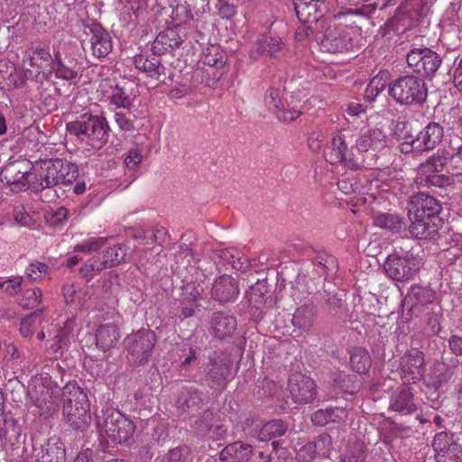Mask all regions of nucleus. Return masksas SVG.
I'll list each match as a JSON object with an SVG mask.
<instances>
[{"label": "nucleus", "instance_id": "35", "mask_svg": "<svg viewBox=\"0 0 462 462\" xmlns=\"http://www.w3.org/2000/svg\"><path fill=\"white\" fill-rule=\"evenodd\" d=\"M66 452L64 444L55 438L48 440L37 455L38 462H63Z\"/></svg>", "mask_w": 462, "mask_h": 462}, {"label": "nucleus", "instance_id": "14", "mask_svg": "<svg viewBox=\"0 0 462 462\" xmlns=\"http://www.w3.org/2000/svg\"><path fill=\"white\" fill-rule=\"evenodd\" d=\"M386 275L397 282H406L413 277L419 269L417 260L411 255L391 254L383 263Z\"/></svg>", "mask_w": 462, "mask_h": 462}, {"label": "nucleus", "instance_id": "2", "mask_svg": "<svg viewBox=\"0 0 462 462\" xmlns=\"http://www.w3.org/2000/svg\"><path fill=\"white\" fill-rule=\"evenodd\" d=\"M64 398L63 416L68 424L75 430L84 431L89 425L90 404L87 393L75 381L69 382L62 388Z\"/></svg>", "mask_w": 462, "mask_h": 462}, {"label": "nucleus", "instance_id": "19", "mask_svg": "<svg viewBox=\"0 0 462 462\" xmlns=\"http://www.w3.org/2000/svg\"><path fill=\"white\" fill-rule=\"evenodd\" d=\"M100 101L108 103L115 107L129 108L132 105V98L126 91L118 86L114 79H104L100 80L97 88Z\"/></svg>", "mask_w": 462, "mask_h": 462}, {"label": "nucleus", "instance_id": "41", "mask_svg": "<svg viewBox=\"0 0 462 462\" xmlns=\"http://www.w3.org/2000/svg\"><path fill=\"white\" fill-rule=\"evenodd\" d=\"M372 365L369 352L364 347H354L350 352V366L360 374H366Z\"/></svg>", "mask_w": 462, "mask_h": 462}, {"label": "nucleus", "instance_id": "24", "mask_svg": "<svg viewBox=\"0 0 462 462\" xmlns=\"http://www.w3.org/2000/svg\"><path fill=\"white\" fill-rule=\"evenodd\" d=\"M295 12L303 23L318 22L326 9L325 0H293Z\"/></svg>", "mask_w": 462, "mask_h": 462}, {"label": "nucleus", "instance_id": "36", "mask_svg": "<svg viewBox=\"0 0 462 462\" xmlns=\"http://www.w3.org/2000/svg\"><path fill=\"white\" fill-rule=\"evenodd\" d=\"M253 455V447L243 441H235L226 445L219 453V459L226 461L236 458L238 461H248Z\"/></svg>", "mask_w": 462, "mask_h": 462}, {"label": "nucleus", "instance_id": "62", "mask_svg": "<svg viewBox=\"0 0 462 462\" xmlns=\"http://www.w3.org/2000/svg\"><path fill=\"white\" fill-rule=\"evenodd\" d=\"M31 173V170H28L27 173L23 174L21 173L18 175V177L15 179L16 181L14 182H8L6 183L10 189L13 192L19 193L27 189H31V177H29V174Z\"/></svg>", "mask_w": 462, "mask_h": 462}, {"label": "nucleus", "instance_id": "25", "mask_svg": "<svg viewBox=\"0 0 462 462\" xmlns=\"http://www.w3.org/2000/svg\"><path fill=\"white\" fill-rule=\"evenodd\" d=\"M29 394L34 405L39 409L41 416H48L59 407V395L43 385H41L39 390H31Z\"/></svg>", "mask_w": 462, "mask_h": 462}, {"label": "nucleus", "instance_id": "7", "mask_svg": "<svg viewBox=\"0 0 462 462\" xmlns=\"http://www.w3.org/2000/svg\"><path fill=\"white\" fill-rule=\"evenodd\" d=\"M53 57L49 50L37 46L24 51L22 60L23 75L26 79L42 82L52 74Z\"/></svg>", "mask_w": 462, "mask_h": 462}, {"label": "nucleus", "instance_id": "33", "mask_svg": "<svg viewBox=\"0 0 462 462\" xmlns=\"http://www.w3.org/2000/svg\"><path fill=\"white\" fill-rule=\"evenodd\" d=\"M119 338V328L113 323L101 325L97 329L96 345L103 352H106L116 346Z\"/></svg>", "mask_w": 462, "mask_h": 462}, {"label": "nucleus", "instance_id": "34", "mask_svg": "<svg viewBox=\"0 0 462 462\" xmlns=\"http://www.w3.org/2000/svg\"><path fill=\"white\" fill-rule=\"evenodd\" d=\"M67 322L63 328L58 330L57 334L51 338L47 340L45 352L51 358L60 357L64 350L67 349L70 344L69 333Z\"/></svg>", "mask_w": 462, "mask_h": 462}, {"label": "nucleus", "instance_id": "49", "mask_svg": "<svg viewBox=\"0 0 462 462\" xmlns=\"http://www.w3.org/2000/svg\"><path fill=\"white\" fill-rule=\"evenodd\" d=\"M190 460V448L181 446L157 457L154 462H189Z\"/></svg>", "mask_w": 462, "mask_h": 462}, {"label": "nucleus", "instance_id": "8", "mask_svg": "<svg viewBox=\"0 0 462 462\" xmlns=\"http://www.w3.org/2000/svg\"><path fill=\"white\" fill-rule=\"evenodd\" d=\"M355 132L343 130L333 135L324 150V157L330 164H344L347 168L356 166L354 143Z\"/></svg>", "mask_w": 462, "mask_h": 462}, {"label": "nucleus", "instance_id": "39", "mask_svg": "<svg viewBox=\"0 0 462 462\" xmlns=\"http://www.w3.org/2000/svg\"><path fill=\"white\" fill-rule=\"evenodd\" d=\"M316 316V309L313 305H303L299 307L293 314L292 324L295 328L303 331H309Z\"/></svg>", "mask_w": 462, "mask_h": 462}, {"label": "nucleus", "instance_id": "30", "mask_svg": "<svg viewBox=\"0 0 462 462\" xmlns=\"http://www.w3.org/2000/svg\"><path fill=\"white\" fill-rule=\"evenodd\" d=\"M391 408L402 414H411L417 410L414 395L409 383H403L392 396Z\"/></svg>", "mask_w": 462, "mask_h": 462}, {"label": "nucleus", "instance_id": "59", "mask_svg": "<svg viewBox=\"0 0 462 462\" xmlns=\"http://www.w3.org/2000/svg\"><path fill=\"white\" fill-rule=\"evenodd\" d=\"M366 457L365 448L363 443H354L348 449L344 462H365Z\"/></svg>", "mask_w": 462, "mask_h": 462}, {"label": "nucleus", "instance_id": "15", "mask_svg": "<svg viewBox=\"0 0 462 462\" xmlns=\"http://www.w3.org/2000/svg\"><path fill=\"white\" fill-rule=\"evenodd\" d=\"M284 43L282 38L270 34H261L257 37L249 51V58L256 61L261 58L277 60L281 57Z\"/></svg>", "mask_w": 462, "mask_h": 462}, {"label": "nucleus", "instance_id": "52", "mask_svg": "<svg viewBox=\"0 0 462 462\" xmlns=\"http://www.w3.org/2000/svg\"><path fill=\"white\" fill-rule=\"evenodd\" d=\"M202 62L209 67H222L226 63L225 54L218 46H210L203 53Z\"/></svg>", "mask_w": 462, "mask_h": 462}, {"label": "nucleus", "instance_id": "16", "mask_svg": "<svg viewBox=\"0 0 462 462\" xmlns=\"http://www.w3.org/2000/svg\"><path fill=\"white\" fill-rule=\"evenodd\" d=\"M264 104L270 112L274 114L281 122H291L301 115V110L296 106H286L279 89L270 88L264 94Z\"/></svg>", "mask_w": 462, "mask_h": 462}, {"label": "nucleus", "instance_id": "5", "mask_svg": "<svg viewBox=\"0 0 462 462\" xmlns=\"http://www.w3.org/2000/svg\"><path fill=\"white\" fill-rule=\"evenodd\" d=\"M389 95L402 105H421L425 102L428 89L422 79L403 76L389 85Z\"/></svg>", "mask_w": 462, "mask_h": 462}, {"label": "nucleus", "instance_id": "4", "mask_svg": "<svg viewBox=\"0 0 462 462\" xmlns=\"http://www.w3.org/2000/svg\"><path fill=\"white\" fill-rule=\"evenodd\" d=\"M97 425L101 435H105L115 444L126 442L134 434L135 426L118 410L106 406L97 416Z\"/></svg>", "mask_w": 462, "mask_h": 462}, {"label": "nucleus", "instance_id": "45", "mask_svg": "<svg viewBox=\"0 0 462 462\" xmlns=\"http://www.w3.org/2000/svg\"><path fill=\"white\" fill-rule=\"evenodd\" d=\"M387 76L385 72H380L374 77L367 85L365 91V99L372 102L383 92L387 86Z\"/></svg>", "mask_w": 462, "mask_h": 462}, {"label": "nucleus", "instance_id": "28", "mask_svg": "<svg viewBox=\"0 0 462 462\" xmlns=\"http://www.w3.org/2000/svg\"><path fill=\"white\" fill-rule=\"evenodd\" d=\"M414 217H439L441 206L439 202L432 196L423 192H419L411 200Z\"/></svg>", "mask_w": 462, "mask_h": 462}, {"label": "nucleus", "instance_id": "13", "mask_svg": "<svg viewBox=\"0 0 462 462\" xmlns=\"http://www.w3.org/2000/svg\"><path fill=\"white\" fill-rule=\"evenodd\" d=\"M406 60L409 67L423 77L433 76L442 62L441 58L428 48L412 49L408 52Z\"/></svg>", "mask_w": 462, "mask_h": 462}, {"label": "nucleus", "instance_id": "56", "mask_svg": "<svg viewBox=\"0 0 462 462\" xmlns=\"http://www.w3.org/2000/svg\"><path fill=\"white\" fill-rule=\"evenodd\" d=\"M42 166V172L45 176V187H54L59 184V177L57 175V169L54 166L56 160L42 161L40 162Z\"/></svg>", "mask_w": 462, "mask_h": 462}, {"label": "nucleus", "instance_id": "46", "mask_svg": "<svg viewBox=\"0 0 462 462\" xmlns=\"http://www.w3.org/2000/svg\"><path fill=\"white\" fill-rule=\"evenodd\" d=\"M286 432L284 423L280 420H273L265 423L260 430L258 439L267 441L273 438L280 437Z\"/></svg>", "mask_w": 462, "mask_h": 462}, {"label": "nucleus", "instance_id": "9", "mask_svg": "<svg viewBox=\"0 0 462 462\" xmlns=\"http://www.w3.org/2000/svg\"><path fill=\"white\" fill-rule=\"evenodd\" d=\"M156 340L155 333L150 329L143 328L128 335L125 339L128 359L134 364L146 363Z\"/></svg>", "mask_w": 462, "mask_h": 462}, {"label": "nucleus", "instance_id": "17", "mask_svg": "<svg viewBox=\"0 0 462 462\" xmlns=\"http://www.w3.org/2000/svg\"><path fill=\"white\" fill-rule=\"evenodd\" d=\"M288 388L293 402L297 404H307L315 399V382L300 373H295L290 376Z\"/></svg>", "mask_w": 462, "mask_h": 462}, {"label": "nucleus", "instance_id": "3", "mask_svg": "<svg viewBox=\"0 0 462 462\" xmlns=\"http://www.w3.org/2000/svg\"><path fill=\"white\" fill-rule=\"evenodd\" d=\"M109 126L105 117L84 113L75 121L67 124V131L81 143L94 149H100L108 139Z\"/></svg>", "mask_w": 462, "mask_h": 462}, {"label": "nucleus", "instance_id": "29", "mask_svg": "<svg viewBox=\"0 0 462 462\" xmlns=\"http://www.w3.org/2000/svg\"><path fill=\"white\" fill-rule=\"evenodd\" d=\"M215 416L211 411H205L199 421H196L197 430L200 434L213 440L223 439L227 429L221 423H216Z\"/></svg>", "mask_w": 462, "mask_h": 462}, {"label": "nucleus", "instance_id": "44", "mask_svg": "<svg viewBox=\"0 0 462 462\" xmlns=\"http://www.w3.org/2000/svg\"><path fill=\"white\" fill-rule=\"evenodd\" d=\"M55 160L56 164L54 166L56 167L55 169H57L59 184L72 183L78 177V166L75 163L61 159Z\"/></svg>", "mask_w": 462, "mask_h": 462}, {"label": "nucleus", "instance_id": "37", "mask_svg": "<svg viewBox=\"0 0 462 462\" xmlns=\"http://www.w3.org/2000/svg\"><path fill=\"white\" fill-rule=\"evenodd\" d=\"M374 225L377 227L386 229L393 234H401L406 229V224L397 214L379 213L373 217Z\"/></svg>", "mask_w": 462, "mask_h": 462}, {"label": "nucleus", "instance_id": "51", "mask_svg": "<svg viewBox=\"0 0 462 462\" xmlns=\"http://www.w3.org/2000/svg\"><path fill=\"white\" fill-rule=\"evenodd\" d=\"M126 251V247L123 245H115L114 246L106 248L102 253V255L108 268L122 263L125 258Z\"/></svg>", "mask_w": 462, "mask_h": 462}, {"label": "nucleus", "instance_id": "63", "mask_svg": "<svg viewBox=\"0 0 462 462\" xmlns=\"http://www.w3.org/2000/svg\"><path fill=\"white\" fill-rule=\"evenodd\" d=\"M316 457H318L311 441L302 446L296 455L298 462H311Z\"/></svg>", "mask_w": 462, "mask_h": 462}, {"label": "nucleus", "instance_id": "48", "mask_svg": "<svg viewBox=\"0 0 462 462\" xmlns=\"http://www.w3.org/2000/svg\"><path fill=\"white\" fill-rule=\"evenodd\" d=\"M42 300V291L40 288H30L22 292L18 303L23 309H34Z\"/></svg>", "mask_w": 462, "mask_h": 462}, {"label": "nucleus", "instance_id": "53", "mask_svg": "<svg viewBox=\"0 0 462 462\" xmlns=\"http://www.w3.org/2000/svg\"><path fill=\"white\" fill-rule=\"evenodd\" d=\"M166 232L163 228L153 230H143L139 235H135V238L142 242H139L137 245L134 246L136 251H141L143 248L142 245H152L162 235H165Z\"/></svg>", "mask_w": 462, "mask_h": 462}, {"label": "nucleus", "instance_id": "20", "mask_svg": "<svg viewBox=\"0 0 462 462\" xmlns=\"http://www.w3.org/2000/svg\"><path fill=\"white\" fill-rule=\"evenodd\" d=\"M354 143L358 152H377L387 146V135L378 127L361 128L355 134Z\"/></svg>", "mask_w": 462, "mask_h": 462}, {"label": "nucleus", "instance_id": "11", "mask_svg": "<svg viewBox=\"0 0 462 462\" xmlns=\"http://www.w3.org/2000/svg\"><path fill=\"white\" fill-rule=\"evenodd\" d=\"M443 127L436 123L428 124L411 142H403L401 150L403 152L412 151L428 152L435 149L442 141Z\"/></svg>", "mask_w": 462, "mask_h": 462}, {"label": "nucleus", "instance_id": "10", "mask_svg": "<svg viewBox=\"0 0 462 462\" xmlns=\"http://www.w3.org/2000/svg\"><path fill=\"white\" fill-rule=\"evenodd\" d=\"M83 33L82 48L93 57L104 58L112 51L111 36L99 23H93L85 25Z\"/></svg>", "mask_w": 462, "mask_h": 462}, {"label": "nucleus", "instance_id": "21", "mask_svg": "<svg viewBox=\"0 0 462 462\" xmlns=\"http://www.w3.org/2000/svg\"><path fill=\"white\" fill-rule=\"evenodd\" d=\"M80 63L69 56H62L60 51H53L52 73L55 78L71 82L75 80L80 70Z\"/></svg>", "mask_w": 462, "mask_h": 462}, {"label": "nucleus", "instance_id": "12", "mask_svg": "<svg viewBox=\"0 0 462 462\" xmlns=\"http://www.w3.org/2000/svg\"><path fill=\"white\" fill-rule=\"evenodd\" d=\"M425 373L424 353L418 348H411L400 358L399 374L405 383L420 382Z\"/></svg>", "mask_w": 462, "mask_h": 462}, {"label": "nucleus", "instance_id": "18", "mask_svg": "<svg viewBox=\"0 0 462 462\" xmlns=\"http://www.w3.org/2000/svg\"><path fill=\"white\" fill-rule=\"evenodd\" d=\"M432 448L437 462H462V448L446 431L435 435Z\"/></svg>", "mask_w": 462, "mask_h": 462}, {"label": "nucleus", "instance_id": "22", "mask_svg": "<svg viewBox=\"0 0 462 462\" xmlns=\"http://www.w3.org/2000/svg\"><path fill=\"white\" fill-rule=\"evenodd\" d=\"M202 392L193 387H183L176 400V409L180 415H192L203 405Z\"/></svg>", "mask_w": 462, "mask_h": 462}, {"label": "nucleus", "instance_id": "64", "mask_svg": "<svg viewBox=\"0 0 462 462\" xmlns=\"http://www.w3.org/2000/svg\"><path fill=\"white\" fill-rule=\"evenodd\" d=\"M143 160L142 151L138 148L129 151L125 159V164L129 170H135Z\"/></svg>", "mask_w": 462, "mask_h": 462}, {"label": "nucleus", "instance_id": "40", "mask_svg": "<svg viewBox=\"0 0 462 462\" xmlns=\"http://www.w3.org/2000/svg\"><path fill=\"white\" fill-rule=\"evenodd\" d=\"M43 310L39 309L25 316L20 322V334L25 338L32 336L42 328Z\"/></svg>", "mask_w": 462, "mask_h": 462}, {"label": "nucleus", "instance_id": "6", "mask_svg": "<svg viewBox=\"0 0 462 462\" xmlns=\"http://www.w3.org/2000/svg\"><path fill=\"white\" fill-rule=\"evenodd\" d=\"M347 18L346 14L336 16L338 23L329 26L321 40L320 44L324 51L336 53L348 51L353 47L352 37L360 29L357 25L348 23Z\"/></svg>", "mask_w": 462, "mask_h": 462}, {"label": "nucleus", "instance_id": "32", "mask_svg": "<svg viewBox=\"0 0 462 462\" xmlns=\"http://www.w3.org/2000/svg\"><path fill=\"white\" fill-rule=\"evenodd\" d=\"M211 329L214 337L219 339L231 337L236 329V319L231 315L221 312L214 313L211 320Z\"/></svg>", "mask_w": 462, "mask_h": 462}, {"label": "nucleus", "instance_id": "47", "mask_svg": "<svg viewBox=\"0 0 462 462\" xmlns=\"http://www.w3.org/2000/svg\"><path fill=\"white\" fill-rule=\"evenodd\" d=\"M62 293L67 304H75L81 306L87 300V293L83 288L76 284H65L62 288Z\"/></svg>", "mask_w": 462, "mask_h": 462}, {"label": "nucleus", "instance_id": "57", "mask_svg": "<svg viewBox=\"0 0 462 462\" xmlns=\"http://www.w3.org/2000/svg\"><path fill=\"white\" fill-rule=\"evenodd\" d=\"M172 18L178 24H187L194 19V14L187 3L178 4L172 11Z\"/></svg>", "mask_w": 462, "mask_h": 462}, {"label": "nucleus", "instance_id": "31", "mask_svg": "<svg viewBox=\"0 0 462 462\" xmlns=\"http://www.w3.org/2000/svg\"><path fill=\"white\" fill-rule=\"evenodd\" d=\"M238 293V286L234 278L229 275H221L214 282L212 296L216 300L231 301L237 298Z\"/></svg>", "mask_w": 462, "mask_h": 462}, {"label": "nucleus", "instance_id": "42", "mask_svg": "<svg viewBox=\"0 0 462 462\" xmlns=\"http://www.w3.org/2000/svg\"><path fill=\"white\" fill-rule=\"evenodd\" d=\"M31 170V163L26 160H17L7 163L0 172L1 180L5 183L16 181L21 173H27Z\"/></svg>", "mask_w": 462, "mask_h": 462}, {"label": "nucleus", "instance_id": "38", "mask_svg": "<svg viewBox=\"0 0 462 462\" xmlns=\"http://www.w3.org/2000/svg\"><path fill=\"white\" fill-rule=\"evenodd\" d=\"M435 291L430 287L413 285L406 297V300L411 302V309L413 310L419 305H429L434 301Z\"/></svg>", "mask_w": 462, "mask_h": 462}, {"label": "nucleus", "instance_id": "60", "mask_svg": "<svg viewBox=\"0 0 462 462\" xmlns=\"http://www.w3.org/2000/svg\"><path fill=\"white\" fill-rule=\"evenodd\" d=\"M217 14L224 20H230L236 14V6L226 0H216Z\"/></svg>", "mask_w": 462, "mask_h": 462}, {"label": "nucleus", "instance_id": "61", "mask_svg": "<svg viewBox=\"0 0 462 462\" xmlns=\"http://www.w3.org/2000/svg\"><path fill=\"white\" fill-rule=\"evenodd\" d=\"M47 271L48 265L46 263L35 261L28 265L25 270V275L28 280L34 282L38 278L42 277V274L46 273Z\"/></svg>", "mask_w": 462, "mask_h": 462}, {"label": "nucleus", "instance_id": "1", "mask_svg": "<svg viewBox=\"0 0 462 462\" xmlns=\"http://www.w3.org/2000/svg\"><path fill=\"white\" fill-rule=\"evenodd\" d=\"M445 167L452 175H462V144L451 154L446 150H438L430 156L418 167L415 183L419 187H442L446 178L439 173Z\"/></svg>", "mask_w": 462, "mask_h": 462}, {"label": "nucleus", "instance_id": "23", "mask_svg": "<svg viewBox=\"0 0 462 462\" xmlns=\"http://www.w3.org/2000/svg\"><path fill=\"white\" fill-rule=\"evenodd\" d=\"M443 225L444 221L440 217H414L409 230L418 239H433L439 235Z\"/></svg>", "mask_w": 462, "mask_h": 462}, {"label": "nucleus", "instance_id": "43", "mask_svg": "<svg viewBox=\"0 0 462 462\" xmlns=\"http://www.w3.org/2000/svg\"><path fill=\"white\" fill-rule=\"evenodd\" d=\"M210 365L208 378L211 383V386H221L230 374L228 365L224 362L218 363L216 360H210Z\"/></svg>", "mask_w": 462, "mask_h": 462}, {"label": "nucleus", "instance_id": "55", "mask_svg": "<svg viewBox=\"0 0 462 462\" xmlns=\"http://www.w3.org/2000/svg\"><path fill=\"white\" fill-rule=\"evenodd\" d=\"M318 457H328L332 450V439L328 434H321L311 441Z\"/></svg>", "mask_w": 462, "mask_h": 462}, {"label": "nucleus", "instance_id": "54", "mask_svg": "<svg viewBox=\"0 0 462 462\" xmlns=\"http://www.w3.org/2000/svg\"><path fill=\"white\" fill-rule=\"evenodd\" d=\"M29 177H31L32 181V191L39 192L51 188L45 187L44 185L46 184L45 176L43 172H42V166L40 163H37L35 166H31V173L29 174Z\"/></svg>", "mask_w": 462, "mask_h": 462}, {"label": "nucleus", "instance_id": "27", "mask_svg": "<svg viewBox=\"0 0 462 462\" xmlns=\"http://www.w3.org/2000/svg\"><path fill=\"white\" fill-rule=\"evenodd\" d=\"M182 42L178 27L167 28L156 36L151 51L157 55H162L179 48Z\"/></svg>", "mask_w": 462, "mask_h": 462}, {"label": "nucleus", "instance_id": "50", "mask_svg": "<svg viewBox=\"0 0 462 462\" xmlns=\"http://www.w3.org/2000/svg\"><path fill=\"white\" fill-rule=\"evenodd\" d=\"M108 268L105 263L103 255H95L94 257L88 260V262L80 267L79 272L81 275L88 280H90L95 274L101 271Z\"/></svg>", "mask_w": 462, "mask_h": 462}, {"label": "nucleus", "instance_id": "26", "mask_svg": "<svg viewBox=\"0 0 462 462\" xmlns=\"http://www.w3.org/2000/svg\"><path fill=\"white\" fill-rule=\"evenodd\" d=\"M161 55L152 51V54L141 53L134 58V67L145 73L148 77L159 81H163L162 77L165 75V68L162 65Z\"/></svg>", "mask_w": 462, "mask_h": 462}, {"label": "nucleus", "instance_id": "58", "mask_svg": "<svg viewBox=\"0 0 462 462\" xmlns=\"http://www.w3.org/2000/svg\"><path fill=\"white\" fill-rule=\"evenodd\" d=\"M106 242V237H90L75 245V252L91 253L101 248Z\"/></svg>", "mask_w": 462, "mask_h": 462}]
</instances>
